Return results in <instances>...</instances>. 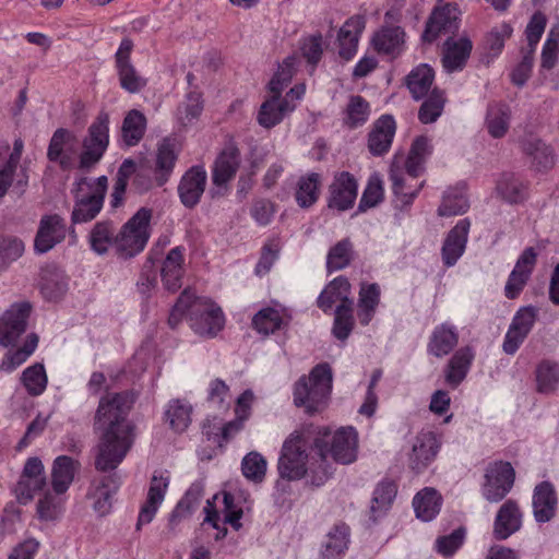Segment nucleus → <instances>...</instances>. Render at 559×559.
<instances>
[{"label": "nucleus", "instance_id": "f257e3e1", "mask_svg": "<svg viewBox=\"0 0 559 559\" xmlns=\"http://www.w3.org/2000/svg\"><path fill=\"white\" fill-rule=\"evenodd\" d=\"M133 404L129 392L107 393L99 401L95 416L100 431L96 447L95 467L100 472L116 469L134 442V426L128 419Z\"/></svg>", "mask_w": 559, "mask_h": 559}, {"label": "nucleus", "instance_id": "f03ea898", "mask_svg": "<svg viewBox=\"0 0 559 559\" xmlns=\"http://www.w3.org/2000/svg\"><path fill=\"white\" fill-rule=\"evenodd\" d=\"M332 369L328 364H319L309 376H302L294 386V403L305 413L313 415L328 404L332 391Z\"/></svg>", "mask_w": 559, "mask_h": 559}, {"label": "nucleus", "instance_id": "7ed1b4c3", "mask_svg": "<svg viewBox=\"0 0 559 559\" xmlns=\"http://www.w3.org/2000/svg\"><path fill=\"white\" fill-rule=\"evenodd\" d=\"M108 179L100 176L96 179L86 177L75 182L74 207L71 215L73 224H84L94 219L103 209L107 192Z\"/></svg>", "mask_w": 559, "mask_h": 559}, {"label": "nucleus", "instance_id": "20e7f679", "mask_svg": "<svg viewBox=\"0 0 559 559\" xmlns=\"http://www.w3.org/2000/svg\"><path fill=\"white\" fill-rule=\"evenodd\" d=\"M152 210L141 207L130 217L116 235L115 250L123 259L142 252L150 239Z\"/></svg>", "mask_w": 559, "mask_h": 559}, {"label": "nucleus", "instance_id": "39448f33", "mask_svg": "<svg viewBox=\"0 0 559 559\" xmlns=\"http://www.w3.org/2000/svg\"><path fill=\"white\" fill-rule=\"evenodd\" d=\"M109 145V116L99 112L87 129V134L82 141V152L79 158V167L88 171L103 158Z\"/></svg>", "mask_w": 559, "mask_h": 559}, {"label": "nucleus", "instance_id": "423d86ee", "mask_svg": "<svg viewBox=\"0 0 559 559\" xmlns=\"http://www.w3.org/2000/svg\"><path fill=\"white\" fill-rule=\"evenodd\" d=\"M357 432L353 427H347L337 429L331 437L325 431L322 438L314 440V449L322 460L330 453L336 462L350 464L357 457Z\"/></svg>", "mask_w": 559, "mask_h": 559}, {"label": "nucleus", "instance_id": "0eeeda50", "mask_svg": "<svg viewBox=\"0 0 559 559\" xmlns=\"http://www.w3.org/2000/svg\"><path fill=\"white\" fill-rule=\"evenodd\" d=\"M222 309L207 298L193 296L190 305V328L202 337H214L224 326Z\"/></svg>", "mask_w": 559, "mask_h": 559}, {"label": "nucleus", "instance_id": "6e6552de", "mask_svg": "<svg viewBox=\"0 0 559 559\" xmlns=\"http://www.w3.org/2000/svg\"><path fill=\"white\" fill-rule=\"evenodd\" d=\"M305 438L294 432L284 442L278 460V472L281 477L289 480L302 478L307 473L308 454Z\"/></svg>", "mask_w": 559, "mask_h": 559}, {"label": "nucleus", "instance_id": "1a4fd4ad", "mask_svg": "<svg viewBox=\"0 0 559 559\" xmlns=\"http://www.w3.org/2000/svg\"><path fill=\"white\" fill-rule=\"evenodd\" d=\"M515 479V472L509 462H495L490 464L485 474V483L481 487L483 497L497 503L511 491Z\"/></svg>", "mask_w": 559, "mask_h": 559}, {"label": "nucleus", "instance_id": "9d476101", "mask_svg": "<svg viewBox=\"0 0 559 559\" xmlns=\"http://www.w3.org/2000/svg\"><path fill=\"white\" fill-rule=\"evenodd\" d=\"M132 49L133 41L124 37L115 53V67L121 88L135 94L146 86L147 81L131 62Z\"/></svg>", "mask_w": 559, "mask_h": 559}, {"label": "nucleus", "instance_id": "9b49d317", "mask_svg": "<svg viewBox=\"0 0 559 559\" xmlns=\"http://www.w3.org/2000/svg\"><path fill=\"white\" fill-rule=\"evenodd\" d=\"M538 317V309L534 306L521 307L514 314L506 333L502 348L508 355H513L532 331Z\"/></svg>", "mask_w": 559, "mask_h": 559}, {"label": "nucleus", "instance_id": "f8f14e48", "mask_svg": "<svg viewBox=\"0 0 559 559\" xmlns=\"http://www.w3.org/2000/svg\"><path fill=\"white\" fill-rule=\"evenodd\" d=\"M29 313L28 302L14 304L3 313L0 319V345L8 347L16 343L26 331Z\"/></svg>", "mask_w": 559, "mask_h": 559}, {"label": "nucleus", "instance_id": "ddd939ff", "mask_svg": "<svg viewBox=\"0 0 559 559\" xmlns=\"http://www.w3.org/2000/svg\"><path fill=\"white\" fill-rule=\"evenodd\" d=\"M460 10L456 4L445 3L436 8L426 23L423 40L432 43L441 34L454 33L459 29Z\"/></svg>", "mask_w": 559, "mask_h": 559}, {"label": "nucleus", "instance_id": "4468645a", "mask_svg": "<svg viewBox=\"0 0 559 559\" xmlns=\"http://www.w3.org/2000/svg\"><path fill=\"white\" fill-rule=\"evenodd\" d=\"M119 486L120 480L116 474L102 476L91 483L86 497L98 515L104 516L110 512L112 496Z\"/></svg>", "mask_w": 559, "mask_h": 559}, {"label": "nucleus", "instance_id": "2eb2a0df", "mask_svg": "<svg viewBox=\"0 0 559 559\" xmlns=\"http://www.w3.org/2000/svg\"><path fill=\"white\" fill-rule=\"evenodd\" d=\"M206 180L207 174L203 166H193L186 171L178 185V194L186 207L192 209L200 202Z\"/></svg>", "mask_w": 559, "mask_h": 559}, {"label": "nucleus", "instance_id": "dca6fc26", "mask_svg": "<svg viewBox=\"0 0 559 559\" xmlns=\"http://www.w3.org/2000/svg\"><path fill=\"white\" fill-rule=\"evenodd\" d=\"M357 181L353 175L342 171L334 177L330 186L329 207L338 211L350 209L357 198Z\"/></svg>", "mask_w": 559, "mask_h": 559}, {"label": "nucleus", "instance_id": "f3484780", "mask_svg": "<svg viewBox=\"0 0 559 559\" xmlns=\"http://www.w3.org/2000/svg\"><path fill=\"white\" fill-rule=\"evenodd\" d=\"M396 131V123L391 115L378 118L368 133V150L373 156L385 155L391 146Z\"/></svg>", "mask_w": 559, "mask_h": 559}, {"label": "nucleus", "instance_id": "a211bd4d", "mask_svg": "<svg viewBox=\"0 0 559 559\" xmlns=\"http://www.w3.org/2000/svg\"><path fill=\"white\" fill-rule=\"evenodd\" d=\"M169 485V476L167 473L154 474L147 492L145 503L141 507L136 530L142 525L148 524L153 521L159 506L164 501L165 493Z\"/></svg>", "mask_w": 559, "mask_h": 559}, {"label": "nucleus", "instance_id": "6ab92c4d", "mask_svg": "<svg viewBox=\"0 0 559 559\" xmlns=\"http://www.w3.org/2000/svg\"><path fill=\"white\" fill-rule=\"evenodd\" d=\"M439 448L440 443L433 432H419L413 441L409 467L417 473L424 471L435 460Z\"/></svg>", "mask_w": 559, "mask_h": 559}, {"label": "nucleus", "instance_id": "aec40b11", "mask_svg": "<svg viewBox=\"0 0 559 559\" xmlns=\"http://www.w3.org/2000/svg\"><path fill=\"white\" fill-rule=\"evenodd\" d=\"M67 228L59 215H48L40 219L35 237L34 248L38 253H46L66 237Z\"/></svg>", "mask_w": 559, "mask_h": 559}, {"label": "nucleus", "instance_id": "412c9836", "mask_svg": "<svg viewBox=\"0 0 559 559\" xmlns=\"http://www.w3.org/2000/svg\"><path fill=\"white\" fill-rule=\"evenodd\" d=\"M523 514L515 500L508 499L499 508L493 521V536L504 540L522 527Z\"/></svg>", "mask_w": 559, "mask_h": 559}, {"label": "nucleus", "instance_id": "4be33fe9", "mask_svg": "<svg viewBox=\"0 0 559 559\" xmlns=\"http://www.w3.org/2000/svg\"><path fill=\"white\" fill-rule=\"evenodd\" d=\"M533 515L537 523L551 521L557 512L558 497L555 486L549 481L539 483L533 492Z\"/></svg>", "mask_w": 559, "mask_h": 559}, {"label": "nucleus", "instance_id": "5701e85b", "mask_svg": "<svg viewBox=\"0 0 559 559\" xmlns=\"http://www.w3.org/2000/svg\"><path fill=\"white\" fill-rule=\"evenodd\" d=\"M471 221L460 219L449 231L442 246V260L444 265L453 266L465 251Z\"/></svg>", "mask_w": 559, "mask_h": 559}, {"label": "nucleus", "instance_id": "b1692460", "mask_svg": "<svg viewBox=\"0 0 559 559\" xmlns=\"http://www.w3.org/2000/svg\"><path fill=\"white\" fill-rule=\"evenodd\" d=\"M365 19L361 15L349 17L337 34L338 55L342 59L349 61L357 52L359 37L365 29Z\"/></svg>", "mask_w": 559, "mask_h": 559}, {"label": "nucleus", "instance_id": "393cba45", "mask_svg": "<svg viewBox=\"0 0 559 559\" xmlns=\"http://www.w3.org/2000/svg\"><path fill=\"white\" fill-rule=\"evenodd\" d=\"M459 343V332L455 325L444 322L435 326L427 344L428 354L442 358L449 355Z\"/></svg>", "mask_w": 559, "mask_h": 559}, {"label": "nucleus", "instance_id": "a878e982", "mask_svg": "<svg viewBox=\"0 0 559 559\" xmlns=\"http://www.w3.org/2000/svg\"><path fill=\"white\" fill-rule=\"evenodd\" d=\"M473 44L467 37H449L443 46L442 64L447 72L462 70L471 56Z\"/></svg>", "mask_w": 559, "mask_h": 559}, {"label": "nucleus", "instance_id": "bb28decb", "mask_svg": "<svg viewBox=\"0 0 559 559\" xmlns=\"http://www.w3.org/2000/svg\"><path fill=\"white\" fill-rule=\"evenodd\" d=\"M371 44L379 53L395 58L404 50L405 32L400 26H383L374 33Z\"/></svg>", "mask_w": 559, "mask_h": 559}, {"label": "nucleus", "instance_id": "cd10ccee", "mask_svg": "<svg viewBox=\"0 0 559 559\" xmlns=\"http://www.w3.org/2000/svg\"><path fill=\"white\" fill-rule=\"evenodd\" d=\"M475 353L469 346L457 349L444 369L445 382L453 389L457 388L466 378Z\"/></svg>", "mask_w": 559, "mask_h": 559}, {"label": "nucleus", "instance_id": "c85d7f7f", "mask_svg": "<svg viewBox=\"0 0 559 559\" xmlns=\"http://www.w3.org/2000/svg\"><path fill=\"white\" fill-rule=\"evenodd\" d=\"M350 531L345 523L335 524L326 534L320 550V559H341L349 545Z\"/></svg>", "mask_w": 559, "mask_h": 559}, {"label": "nucleus", "instance_id": "c756f323", "mask_svg": "<svg viewBox=\"0 0 559 559\" xmlns=\"http://www.w3.org/2000/svg\"><path fill=\"white\" fill-rule=\"evenodd\" d=\"M354 305L350 298V284L344 276L334 278L319 295L317 304L323 312L331 311L334 304Z\"/></svg>", "mask_w": 559, "mask_h": 559}, {"label": "nucleus", "instance_id": "7c9ffc66", "mask_svg": "<svg viewBox=\"0 0 559 559\" xmlns=\"http://www.w3.org/2000/svg\"><path fill=\"white\" fill-rule=\"evenodd\" d=\"M183 252L185 249L182 247H175L167 253L163 262L160 269L162 282L164 287L169 292H176L182 285Z\"/></svg>", "mask_w": 559, "mask_h": 559}, {"label": "nucleus", "instance_id": "2f4dec72", "mask_svg": "<svg viewBox=\"0 0 559 559\" xmlns=\"http://www.w3.org/2000/svg\"><path fill=\"white\" fill-rule=\"evenodd\" d=\"M295 109V104H290L287 98H282L281 94H272L260 107L258 122L264 128H272L280 123L284 116Z\"/></svg>", "mask_w": 559, "mask_h": 559}, {"label": "nucleus", "instance_id": "473e14b6", "mask_svg": "<svg viewBox=\"0 0 559 559\" xmlns=\"http://www.w3.org/2000/svg\"><path fill=\"white\" fill-rule=\"evenodd\" d=\"M80 466L79 461L68 455L55 459L51 469V484L55 493L62 495L69 489Z\"/></svg>", "mask_w": 559, "mask_h": 559}, {"label": "nucleus", "instance_id": "72a5a7b5", "mask_svg": "<svg viewBox=\"0 0 559 559\" xmlns=\"http://www.w3.org/2000/svg\"><path fill=\"white\" fill-rule=\"evenodd\" d=\"M431 154V140L426 135L416 136L405 162L406 174L412 178L419 177L424 173L425 164Z\"/></svg>", "mask_w": 559, "mask_h": 559}, {"label": "nucleus", "instance_id": "f704fd0d", "mask_svg": "<svg viewBox=\"0 0 559 559\" xmlns=\"http://www.w3.org/2000/svg\"><path fill=\"white\" fill-rule=\"evenodd\" d=\"M380 294L377 283H361L357 304V318L361 325H368L373 319L380 304Z\"/></svg>", "mask_w": 559, "mask_h": 559}, {"label": "nucleus", "instance_id": "c9c22d12", "mask_svg": "<svg viewBox=\"0 0 559 559\" xmlns=\"http://www.w3.org/2000/svg\"><path fill=\"white\" fill-rule=\"evenodd\" d=\"M239 167V152L236 147L225 148L215 159L212 180L217 187L224 186L231 180Z\"/></svg>", "mask_w": 559, "mask_h": 559}, {"label": "nucleus", "instance_id": "e433bc0d", "mask_svg": "<svg viewBox=\"0 0 559 559\" xmlns=\"http://www.w3.org/2000/svg\"><path fill=\"white\" fill-rule=\"evenodd\" d=\"M192 405L181 399L170 400L164 412V420L175 432L181 433L191 424Z\"/></svg>", "mask_w": 559, "mask_h": 559}, {"label": "nucleus", "instance_id": "4c0bfd02", "mask_svg": "<svg viewBox=\"0 0 559 559\" xmlns=\"http://www.w3.org/2000/svg\"><path fill=\"white\" fill-rule=\"evenodd\" d=\"M511 109L507 104L490 103L487 108L485 126L488 133L495 138H503L510 127Z\"/></svg>", "mask_w": 559, "mask_h": 559}, {"label": "nucleus", "instance_id": "58836bf2", "mask_svg": "<svg viewBox=\"0 0 559 559\" xmlns=\"http://www.w3.org/2000/svg\"><path fill=\"white\" fill-rule=\"evenodd\" d=\"M441 501V496L436 489L424 488L413 499L416 516L424 522L431 521L440 512Z\"/></svg>", "mask_w": 559, "mask_h": 559}, {"label": "nucleus", "instance_id": "ea45409f", "mask_svg": "<svg viewBox=\"0 0 559 559\" xmlns=\"http://www.w3.org/2000/svg\"><path fill=\"white\" fill-rule=\"evenodd\" d=\"M435 79V71L424 63L413 69L406 78L407 88L413 98L419 100L427 96L431 90Z\"/></svg>", "mask_w": 559, "mask_h": 559}, {"label": "nucleus", "instance_id": "a19ab883", "mask_svg": "<svg viewBox=\"0 0 559 559\" xmlns=\"http://www.w3.org/2000/svg\"><path fill=\"white\" fill-rule=\"evenodd\" d=\"M177 160L174 143L165 139L158 145L155 165V178L158 186L166 183Z\"/></svg>", "mask_w": 559, "mask_h": 559}, {"label": "nucleus", "instance_id": "79ce46f5", "mask_svg": "<svg viewBox=\"0 0 559 559\" xmlns=\"http://www.w3.org/2000/svg\"><path fill=\"white\" fill-rule=\"evenodd\" d=\"M370 112V105L364 97L352 95L344 110L343 124L349 129L362 127L369 120Z\"/></svg>", "mask_w": 559, "mask_h": 559}, {"label": "nucleus", "instance_id": "37998d69", "mask_svg": "<svg viewBox=\"0 0 559 559\" xmlns=\"http://www.w3.org/2000/svg\"><path fill=\"white\" fill-rule=\"evenodd\" d=\"M497 194L509 204L526 199V186L512 174H502L496 185Z\"/></svg>", "mask_w": 559, "mask_h": 559}, {"label": "nucleus", "instance_id": "c03bdc74", "mask_svg": "<svg viewBox=\"0 0 559 559\" xmlns=\"http://www.w3.org/2000/svg\"><path fill=\"white\" fill-rule=\"evenodd\" d=\"M538 393L551 394L559 388V364L552 360L540 361L535 371Z\"/></svg>", "mask_w": 559, "mask_h": 559}, {"label": "nucleus", "instance_id": "a18cd8bd", "mask_svg": "<svg viewBox=\"0 0 559 559\" xmlns=\"http://www.w3.org/2000/svg\"><path fill=\"white\" fill-rule=\"evenodd\" d=\"M389 178L392 182L394 194L399 198L403 205H409L425 185V181H421L415 189L407 188L405 174L401 166L396 163L395 158L391 164Z\"/></svg>", "mask_w": 559, "mask_h": 559}, {"label": "nucleus", "instance_id": "49530a36", "mask_svg": "<svg viewBox=\"0 0 559 559\" xmlns=\"http://www.w3.org/2000/svg\"><path fill=\"white\" fill-rule=\"evenodd\" d=\"M146 117L138 109L128 111L122 122V139L128 146L136 145L146 130Z\"/></svg>", "mask_w": 559, "mask_h": 559}, {"label": "nucleus", "instance_id": "de8ad7c7", "mask_svg": "<svg viewBox=\"0 0 559 559\" xmlns=\"http://www.w3.org/2000/svg\"><path fill=\"white\" fill-rule=\"evenodd\" d=\"M114 225L108 221H102L94 225L90 233L91 249L103 255L107 253L110 247L115 248L116 235L114 234Z\"/></svg>", "mask_w": 559, "mask_h": 559}, {"label": "nucleus", "instance_id": "09e8293b", "mask_svg": "<svg viewBox=\"0 0 559 559\" xmlns=\"http://www.w3.org/2000/svg\"><path fill=\"white\" fill-rule=\"evenodd\" d=\"M320 175L310 173L300 177L297 182L295 199L300 207L307 209L313 205L319 197Z\"/></svg>", "mask_w": 559, "mask_h": 559}, {"label": "nucleus", "instance_id": "8fccbe9b", "mask_svg": "<svg viewBox=\"0 0 559 559\" xmlns=\"http://www.w3.org/2000/svg\"><path fill=\"white\" fill-rule=\"evenodd\" d=\"M395 495L396 487L392 481L385 480L378 484L373 491L370 506V514L373 521L385 514L391 508Z\"/></svg>", "mask_w": 559, "mask_h": 559}, {"label": "nucleus", "instance_id": "3c124183", "mask_svg": "<svg viewBox=\"0 0 559 559\" xmlns=\"http://www.w3.org/2000/svg\"><path fill=\"white\" fill-rule=\"evenodd\" d=\"M512 27L508 23H502L498 26H495L486 36L484 49L485 56L484 59L487 63L491 62L496 57H498L503 47L504 43L512 35Z\"/></svg>", "mask_w": 559, "mask_h": 559}, {"label": "nucleus", "instance_id": "603ef678", "mask_svg": "<svg viewBox=\"0 0 559 559\" xmlns=\"http://www.w3.org/2000/svg\"><path fill=\"white\" fill-rule=\"evenodd\" d=\"M469 207L468 199L462 189H448L438 207L439 216H454L464 214Z\"/></svg>", "mask_w": 559, "mask_h": 559}, {"label": "nucleus", "instance_id": "864d4df0", "mask_svg": "<svg viewBox=\"0 0 559 559\" xmlns=\"http://www.w3.org/2000/svg\"><path fill=\"white\" fill-rule=\"evenodd\" d=\"M21 381L29 395H41L48 383L44 365L36 362L27 367L21 374Z\"/></svg>", "mask_w": 559, "mask_h": 559}, {"label": "nucleus", "instance_id": "5fc2aeb1", "mask_svg": "<svg viewBox=\"0 0 559 559\" xmlns=\"http://www.w3.org/2000/svg\"><path fill=\"white\" fill-rule=\"evenodd\" d=\"M204 486L201 481H194L186 491L185 496L177 503L171 513V521L186 518L191 514L199 506L203 496Z\"/></svg>", "mask_w": 559, "mask_h": 559}, {"label": "nucleus", "instance_id": "6e6d98bb", "mask_svg": "<svg viewBox=\"0 0 559 559\" xmlns=\"http://www.w3.org/2000/svg\"><path fill=\"white\" fill-rule=\"evenodd\" d=\"M38 344V336L34 333L27 335L23 346L14 352L8 353L0 365V369L11 372L21 366L34 353Z\"/></svg>", "mask_w": 559, "mask_h": 559}, {"label": "nucleus", "instance_id": "4d7b16f0", "mask_svg": "<svg viewBox=\"0 0 559 559\" xmlns=\"http://www.w3.org/2000/svg\"><path fill=\"white\" fill-rule=\"evenodd\" d=\"M73 139V134L67 129H57L49 142L47 157L51 162H58L62 168H68L70 157L63 154L64 145Z\"/></svg>", "mask_w": 559, "mask_h": 559}, {"label": "nucleus", "instance_id": "13d9d810", "mask_svg": "<svg viewBox=\"0 0 559 559\" xmlns=\"http://www.w3.org/2000/svg\"><path fill=\"white\" fill-rule=\"evenodd\" d=\"M353 243L343 239L333 246L326 257V269L330 273L346 267L353 259Z\"/></svg>", "mask_w": 559, "mask_h": 559}, {"label": "nucleus", "instance_id": "bf43d9fd", "mask_svg": "<svg viewBox=\"0 0 559 559\" xmlns=\"http://www.w3.org/2000/svg\"><path fill=\"white\" fill-rule=\"evenodd\" d=\"M353 306L349 304L338 305L334 311L332 333L340 341L347 340L354 329Z\"/></svg>", "mask_w": 559, "mask_h": 559}, {"label": "nucleus", "instance_id": "052dcab7", "mask_svg": "<svg viewBox=\"0 0 559 559\" xmlns=\"http://www.w3.org/2000/svg\"><path fill=\"white\" fill-rule=\"evenodd\" d=\"M298 58L288 56L278 67L277 72L273 75L269 83V90L272 94H281L282 91L290 83L296 71Z\"/></svg>", "mask_w": 559, "mask_h": 559}, {"label": "nucleus", "instance_id": "680f3d73", "mask_svg": "<svg viewBox=\"0 0 559 559\" xmlns=\"http://www.w3.org/2000/svg\"><path fill=\"white\" fill-rule=\"evenodd\" d=\"M444 107L443 94L437 88L432 90L431 94L421 104L418 111V119L423 123L435 122L442 114Z\"/></svg>", "mask_w": 559, "mask_h": 559}, {"label": "nucleus", "instance_id": "e2e57ef3", "mask_svg": "<svg viewBox=\"0 0 559 559\" xmlns=\"http://www.w3.org/2000/svg\"><path fill=\"white\" fill-rule=\"evenodd\" d=\"M241 471L247 479L261 483L266 473V461L259 452H249L242 459Z\"/></svg>", "mask_w": 559, "mask_h": 559}, {"label": "nucleus", "instance_id": "0e129e2a", "mask_svg": "<svg viewBox=\"0 0 559 559\" xmlns=\"http://www.w3.org/2000/svg\"><path fill=\"white\" fill-rule=\"evenodd\" d=\"M203 105L201 96L197 93L188 94L185 102H182L176 111L177 121L181 126L191 124L201 115Z\"/></svg>", "mask_w": 559, "mask_h": 559}, {"label": "nucleus", "instance_id": "69168bd1", "mask_svg": "<svg viewBox=\"0 0 559 559\" xmlns=\"http://www.w3.org/2000/svg\"><path fill=\"white\" fill-rule=\"evenodd\" d=\"M245 502L243 499L240 497L236 498L230 492H224L223 493V513H224V523L223 524H230L231 527L235 531H239L242 524L240 523V519L243 514V508L242 503Z\"/></svg>", "mask_w": 559, "mask_h": 559}, {"label": "nucleus", "instance_id": "338daca9", "mask_svg": "<svg viewBox=\"0 0 559 559\" xmlns=\"http://www.w3.org/2000/svg\"><path fill=\"white\" fill-rule=\"evenodd\" d=\"M280 312L273 308L260 310L252 319L254 329L262 334L269 335L278 330L282 325Z\"/></svg>", "mask_w": 559, "mask_h": 559}, {"label": "nucleus", "instance_id": "774afa93", "mask_svg": "<svg viewBox=\"0 0 559 559\" xmlns=\"http://www.w3.org/2000/svg\"><path fill=\"white\" fill-rule=\"evenodd\" d=\"M524 151L533 157L539 168L547 169L554 165V153L551 147L540 140L526 142Z\"/></svg>", "mask_w": 559, "mask_h": 559}]
</instances>
